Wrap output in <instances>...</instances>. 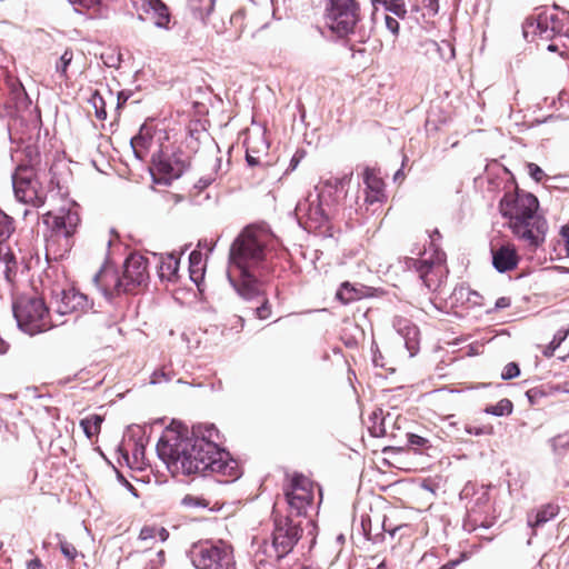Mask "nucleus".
<instances>
[{"label":"nucleus","mask_w":569,"mask_h":569,"mask_svg":"<svg viewBox=\"0 0 569 569\" xmlns=\"http://www.w3.org/2000/svg\"><path fill=\"white\" fill-rule=\"evenodd\" d=\"M363 182L366 184V202L369 204L382 202L386 199L385 183L373 169L366 168L363 172Z\"/></svg>","instance_id":"obj_18"},{"label":"nucleus","mask_w":569,"mask_h":569,"mask_svg":"<svg viewBox=\"0 0 569 569\" xmlns=\"http://www.w3.org/2000/svg\"><path fill=\"white\" fill-rule=\"evenodd\" d=\"M538 199L531 193H506L500 200L499 209L515 236L531 250L543 241L548 230L547 221L538 214Z\"/></svg>","instance_id":"obj_3"},{"label":"nucleus","mask_w":569,"mask_h":569,"mask_svg":"<svg viewBox=\"0 0 569 569\" xmlns=\"http://www.w3.org/2000/svg\"><path fill=\"white\" fill-rule=\"evenodd\" d=\"M512 410H513V405L507 398L501 399L493 406H488L485 408L486 413L492 415L496 417L509 416L512 413Z\"/></svg>","instance_id":"obj_26"},{"label":"nucleus","mask_w":569,"mask_h":569,"mask_svg":"<svg viewBox=\"0 0 569 569\" xmlns=\"http://www.w3.org/2000/svg\"><path fill=\"white\" fill-rule=\"evenodd\" d=\"M246 160L250 167H254L260 163L259 157L253 156V150L250 146L247 147Z\"/></svg>","instance_id":"obj_48"},{"label":"nucleus","mask_w":569,"mask_h":569,"mask_svg":"<svg viewBox=\"0 0 569 569\" xmlns=\"http://www.w3.org/2000/svg\"><path fill=\"white\" fill-rule=\"evenodd\" d=\"M12 187L18 201L36 208L44 204L46 198L39 193V181L32 166L20 163L17 167L12 173Z\"/></svg>","instance_id":"obj_10"},{"label":"nucleus","mask_w":569,"mask_h":569,"mask_svg":"<svg viewBox=\"0 0 569 569\" xmlns=\"http://www.w3.org/2000/svg\"><path fill=\"white\" fill-rule=\"evenodd\" d=\"M159 533L161 535L162 540H164V539L167 538V536H168V532H167V531H166V529H163V528H161V529L159 530Z\"/></svg>","instance_id":"obj_60"},{"label":"nucleus","mask_w":569,"mask_h":569,"mask_svg":"<svg viewBox=\"0 0 569 569\" xmlns=\"http://www.w3.org/2000/svg\"><path fill=\"white\" fill-rule=\"evenodd\" d=\"M0 262L4 264V278L11 282L18 271V259L11 243L0 244Z\"/></svg>","instance_id":"obj_20"},{"label":"nucleus","mask_w":569,"mask_h":569,"mask_svg":"<svg viewBox=\"0 0 569 569\" xmlns=\"http://www.w3.org/2000/svg\"><path fill=\"white\" fill-rule=\"evenodd\" d=\"M56 310L59 315L84 312L90 309L88 297L74 288L62 290L54 299Z\"/></svg>","instance_id":"obj_16"},{"label":"nucleus","mask_w":569,"mask_h":569,"mask_svg":"<svg viewBox=\"0 0 569 569\" xmlns=\"http://www.w3.org/2000/svg\"><path fill=\"white\" fill-rule=\"evenodd\" d=\"M117 475H118V478H119V479H120V480H121V481H122V482H123V483H124V485H126V486H127L131 491H132V490H134V488L132 487V485H131V483H129V482L123 478V476H122L119 471H117Z\"/></svg>","instance_id":"obj_57"},{"label":"nucleus","mask_w":569,"mask_h":569,"mask_svg":"<svg viewBox=\"0 0 569 569\" xmlns=\"http://www.w3.org/2000/svg\"><path fill=\"white\" fill-rule=\"evenodd\" d=\"M210 183H211V179H203V178H201V179L199 180V187H200V188H206V187H208Z\"/></svg>","instance_id":"obj_58"},{"label":"nucleus","mask_w":569,"mask_h":569,"mask_svg":"<svg viewBox=\"0 0 569 569\" xmlns=\"http://www.w3.org/2000/svg\"><path fill=\"white\" fill-rule=\"evenodd\" d=\"M59 545L61 553L68 560H73L78 556V551L71 542L60 540Z\"/></svg>","instance_id":"obj_40"},{"label":"nucleus","mask_w":569,"mask_h":569,"mask_svg":"<svg viewBox=\"0 0 569 569\" xmlns=\"http://www.w3.org/2000/svg\"><path fill=\"white\" fill-rule=\"evenodd\" d=\"M181 503L187 508L207 507L208 502L203 498L187 495L182 498Z\"/></svg>","instance_id":"obj_37"},{"label":"nucleus","mask_w":569,"mask_h":569,"mask_svg":"<svg viewBox=\"0 0 569 569\" xmlns=\"http://www.w3.org/2000/svg\"><path fill=\"white\" fill-rule=\"evenodd\" d=\"M13 315L18 326L26 333L33 336L53 327L49 310L39 297L21 296L13 302Z\"/></svg>","instance_id":"obj_7"},{"label":"nucleus","mask_w":569,"mask_h":569,"mask_svg":"<svg viewBox=\"0 0 569 569\" xmlns=\"http://www.w3.org/2000/svg\"><path fill=\"white\" fill-rule=\"evenodd\" d=\"M559 513V506L547 503L538 509L535 513L528 515V525L538 528L552 520Z\"/></svg>","instance_id":"obj_21"},{"label":"nucleus","mask_w":569,"mask_h":569,"mask_svg":"<svg viewBox=\"0 0 569 569\" xmlns=\"http://www.w3.org/2000/svg\"><path fill=\"white\" fill-rule=\"evenodd\" d=\"M549 445L555 455H565L569 452V436L566 433L557 435L549 439Z\"/></svg>","instance_id":"obj_28"},{"label":"nucleus","mask_w":569,"mask_h":569,"mask_svg":"<svg viewBox=\"0 0 569 569\" xmlns=\"http://www.w3.org/2000/svg\"><path fill=\"white\" fill-rule=\"evenodd\" d=\"M325 194L317 189L300 200L295 209L296 217L300 224H308L309 228H319L329 220V212L325 209Z\"/></svg>","instance_id":"obj_12"},{"label":"nucleus","mask_w":569,"mask_h":569,"mask_svg":"<svg viewBox=\"0 0 569 569\" xmlns=\"http://www.w3.org/2000/svg\"><path fill=\"white\" fill-rule=\"evenodd\" d=\"M518 253L512 244H503L492 250V264L498 272H506L515 269L518 264Z\"/></svg>","instance_id":"obj_19"},{"label":"nucleus","mask_w":569,"mask_h":569,"mask_svg":"<svg viewBox=\"0 0 569 569\" xmlns=\"http://www.w3.org/2000/svg\"><path fill=\"white\" fill-rule=\"evenodd\" d=\"M73 59V52L70 49H66L61 54L59 60L56 62V72L60 76L61 79L68 80V67L70 66Z\"/></svg>","instance_id":"obj_29"},{"label":"nucleus","mask_w":569,"mask_h":569,"mask_svg":"<svg viewBox=\"0 0 569 569\" xmlns=\"http://www.w3.org/2000/svg\"><path fill=\"white\" fill-rule=\"evenodd\" d=\"M264 247L262 234L249 227L242 230L230 247L227 277L244 300L261 295L257 270L264 260Z\"/></svg>","instance_id":"obj_2"},{"label":"nucleus","mask_w":569,"mask_h":569,"mask_svg":"<svg viewBox=\"0 0 569 569\" xmlns=\"http://www.w3.org/2000/svg\"><path fill=\"white\" fill-rule=\"evenodd\" d=\"M103 419L101 416L93 415L81 420L80 425L86 436L91 439L99 433Z\"/></svg>","instance_id":"obj_25"},{"label":"nucleus","mask_w":569,"mask_h":569,"mask_svg":"<svg viewBox=\"0 0 569 569\" xmlns=\"http://www.w3.org/2000/svg\"><path fill=\"white\" fill-rule=\"evenodd\" d=\"M408 442L410 446L416 448H426L429 440L416 433H408Z\"/></svg>","instance_id":"obj_45"},{"label":"nucleus","mask_w":569,"mask_h":569,"mask_svg":"<svg viewBox=\"0 0 569 569\" xmlns=\"http://www.w3.org/2000/svg\"><path fill=\"white\" fill-rule=\"evenodd\" d=\"M560 237L563 242L567 256H569V219L568 222L561 227Z\"/></svg>","instance_id":"obj_47"},{"label":"nucleus","mask_w":569,"mask_h":569,"mask_svg":"<svg viewBox=\"0 0 569 569\" xmlns=\"http://www.w3.org/2000/svg\"><path fill=\"white\" fill-rule=\"evenodd\" d=\"M546 18L547 23L549 24L555 36L561 34L563 32V22L557 14L546 12Z\"/></svg>","instance_id":"obj_33"},{"label":"nucleus","mask_w":569,"mask_h":569,"mask_svg":"<svg viewBox=\"0 0 569 569\" xmlns=\"http://www.w3.org/2000/svg\"><path fill=\"white\" fill-rule=\"evenodd\" d=\"M90 102L94 108L96 117L100 120H104L107 118L104 98L98 91H94L91 96Z\"/></svg>","instance_id":"obj_32"},{"label":"nucleus","mask_w":569,"mask_h":569,"mask_svg":"<svg viewBox=\"0 0 569 569\" xmlns=\"http://www.w3.org/2000/svg\"><path fill=\"white\" fill-rule=\"evenodd\" d=\"M160 378L168 380V378L163 371H154L152 375L151 383L160 382Z\"/></svg>","instance_id":"obj_54"},{"label":"nucleus","mask_w":569,"mask_h":569,"mask_svg":"<svg viewBox=\"0 0 569 569\" xmlns=\"http://www.w3.org/2000/svg\"><path fill=\"white\" fill-rule=\"evenodd\" d=\"M139 455H143V445L136 443L134 457L138 458Z\"/></svg>","instance_id":"obj_56"},{"label":"nucleus","mask_w":569,"mask_h":569,"mask_svg":"<svg viewBox=\"0 0 569 569\" xmlns=\"http://www.w3.org/2000/svg\"><path fill=\"white\" fill-rule=\"evenodd\" d=\"M386 11L393 13L397 18L403 19L407 16L405 0H380Z\"/></svg>","instance_id":"obj_27"},{"label":"nucleus","mask_w":569,"mask_h":569,"mask_svg":"<svg viewBox=\"0 0 569 569\" xmlns=\"http://www.w3.org/2000/svg\"><path fill=\"white\" fill-rule=\"evenodd\" d=\"M298 163V160H296V158H292L291 159V167L295 168Z\"/></svg>","instance_id":"obj_64"},{"label":"nucleus","mask_w":569,"mask_h":569,"mask_svg":"<svg viewBox=\"0 0 569 569\" xmlns=\"http://www.w3.org/2000/svg\"><path fill=\"white\" fill-rule=\"evenodd\" d=\"M156 529L152 527H143L139 533L141 540H148L154 537Z\"/></svg>","instance_id":"obj_49"},{"label":"nucleus","mask_w":569,"mask_h":569,"mask_svg":"<svg viewBox=\"0 0 569 569\" xmlns=\"http://www.w3.org/2000/svg\"><path fill=\"white\" fill-rule=\"evenodd\" d=\"M303 535L302 520L291 516H274L270 542H263V553L281 560L293 551Z\"/></svg>","instance_id":"obj_6"},{"label":"nucleus","mask_w":569,"mask_h":569,"mask_svg":"<svg viewBox=\"0 0 569 569\" xmlns=\"http://www.w3.org/2000/svg\"><path fill=\"white\" fill-rule=\"evenodd\" d=\"M526 396L530 402V405H538L540 400L547 396V392L543 390L542 387H535L529 389L526 392Z\"/></svg>","instance_id":"obj_36"},{"label":"nucleus","mask_w":569,"mask_h":569,"mask_svg":"<svg viewBox=\"0 0 569 569\" xmlns=\"http://www.w3.org/2000/svg\"><path fill=\"white\" fill-rule=\"evenodd\" d=\"M496 309H505L510 306V299L507 297H500L496 301Z\"/></svg>","instance_id":"obj_53"},{"label":"nucleus","mask_w":569,"mask_h":569,"mask_svg":"<svg viewBox=\"0 0 569 569\" xmlns=\"http://www.w3.org/2000/svg\"><path fill=\"white\" fill-rule=\"evenodd\" d=\"M443 253H437L435 259H415L407 260V267L415 269L420 280L428 290H437L445 272Z\"/></svg>","instance_id":"obj_13"},{"label":"nucleus","mask_w":569,"mask_h":569,"mask_svg":"<svg viewBox=\"0 0 569 569\" xmlns=\"http://www.w3.org/2000/svg\"><path fill=\"white\" fill-rule=\"evenodd\" d=\"M123 277L119 278L112 270H101L93 281L101 288L106 297H111L113 291L130 292L137 287L144 284L149 278L147 270V259L140 254H130L123 266Z\"/></svg>","instance_id":"obj_4"},{"label":"nucleus","mask_w":569,"mask_h":569,"mask_svg":"<svg viewBox=\"0 0 569 569\" xmlns=\"http://www.w3.org/2000/svg\"><path fill=\"white\" fill-rule=\"evenodd\" d=\"M393 328L405 340V346L411 356L416 355L419 349V329L411 320L403 317L393 319Z\"/></svg>","instance_id":"obj_17"},{"label":"nucleus","mask_w":569,"mask_h":569,"mask_svg":"<svg viewBox=\"0 0 569 569\" xmlns=\"http://www.w3.org/2000/svg\"><path fill=\"white\" fill-rule=\"evenodd\" d=\"M337 298L345 303H348L356 298V296L353 295V289L350 287L349 282H345L341 284L340 289L337 292Z\"/></svg>","instance_id":"obj_35"},{"label":"nucleus","mask_w":569,"mask_h":569,"mask_svg":"<svg viewBox=\"0 0 569 569\" xmlns=\"http://www.w3.org/2000/svg\"><path fill=\"white\" fill-rule=\"evenodd\" d=\"M201 260L202 256L199 251H192L189 256L190 261V278L192 281L198 282L200 278H202L201 271Z\"/></svg>","instance_id":"obj_30"},{"label":"nucleus","mask_w":569,"mask_h":569,"mask_svg":"<svg viewBox=\"0 0 569 569\" xmlns=\"http://www.w3.org/2000/svg\"><path fill=\"white\" fill-rule=\"evenodd\" d=\"M383 18H385L386 28L393 36H398V33H399V22H398V20L396 18L389 16V14H385Z\"/></svg>","instance_id":"obj_46"},{"label":"nucleus","mask_w":569,"mask_h":569,"mask_svg":"<svg viewBox=\"0 0 569 569\" xmlns=\"http://www.w3.org/2000/svg\"><path fill=\"white\" fill-rule=\"evenodd\" d=\"M527 169L530 177L537 182H540L546 177L545 171L536 163H527Z\"/></svg>","instance_id":"obj_43"},{"label":"nucleus","mask_w":569,"mask_h":569,"mask_svg":"<svg viewBox=\"0 0 569 569\" xmlns=\"http://www.w3.org/2000/svg\"><path fill=\"white\" fill-rule=\"evenodd\" d=\"M416 2L427 11L428 16H436L439 11V0H416Z\"/></svg>","instance_id":"obj_38"},{"label":"nucleus","mask_w":569,"mask_h":569,"mask_svg":"<svg viewBox=\"0 0 569 569\" xmlns=\"http://www.w3.org/2000/svg\"><path fill=\"white\" fill-rule=\"evenodd\" d=\"M465 430L468 435L482 436L487 432L483 427H473L470 425H466Z\"/></svg>","instance_id":"obj_50"},{"label":"nucleus","mask_w":569,"mask_h":569,"mask_svg":"<svg viewBox=\"0 0 569 569\" xmlns=\"http://www.w3.org/2000/svg\"><path fill=\"white\" fill-rule=\"evenodd\" d=\"M27 569H47L39 558H34L27 563Z\"/></svg>","instance_id":"obj_52"},{"label":"nucleus","mask_w":569,"mask_h":569,"mask_svg":"<svg viewBox=\"0 0 569 569\" xmlns=\"http://www.w3.org/2000/svg\"><path fill=\"white\" fill-rule=\"evenodd\" d=\"M537 36L543 40H550L555 37L549 24L547 23L546 11L538 14V23H536Z\"/></svg>","instance_id":"obj_31"},{"label":"nucleus","mask_w":569,"mask_h":569,"mask_svg":"<svg viewBox=\"0 0 569 569\" xmlns=\"http://www.w3.org/2000/svg\"><path fill=\"white\" fill-rule=\"evenodd\" d=\"M519 375H520L519 366L516 362H509L505 366V368L501 372V378L503 380H510V379L518 377Z\"/></svg>","instance_id":"obj_39"},{"label":"nucleus","mask_w":569,"mask_h":569,"mask_svg":"<svg viewBox=\"0 0 569 569\" xmlns=\"http://www.w3.org/2000/svg\"><path fill=\"white\" fill-rule=\"evenodd\" d=\"M179 269V259L173 253L160 254L158 273L162 280H172Z\"/></svg>","instance_id":"obj_22"},{"label":"nucleus","mask_w":569,"mask_h":569,"mask_svg":"<svg viewBox=\"0 0 569 569\" xmlns=\"http://www.w3.org/2000/svg\"><path fill=\"white\" fill-rule=\"evenodd\" d=\"M435 236H437L438 238H440V233H439V231H438L437 229H436V230L433 231V233L430 236V238H431V240H432V241L435 240Z\"/></svg>","instance_id":"obj_61"},{"label":"nucleus","mask_w":569,"mask_h":569,"mask_svg":"<svg viewBox=\"0 0 569 569\" xmlns=\"http://www.w3.org/2000/svg\"><path fill=\"white\" fill-rule=\"evenodd\" d=\"M254 311H256L257 318H259L261 320L269 318V316L271 315V306H270L268 299H263L261 306L257 307Z\"/></svg>","instance_id":"obj_44"},{"label":"nucleus","mask_w":569,"mask_h":569,"mask_svg":"<svg viewBox=\"0 0 569 569\" xmlns=\"http://www.w3.org/2000/svg\"><path fill=\"white\" fill-rule=\"evenodd\" d=\"M536 23H538L537 17H529L522 24V33L526 40H529L530 36H537Z\"/></svg>","instance_id":"obj_34"},{"label":"nucleus","mask_w":569,"mask_h":569,"mask_svg":"<svg viewBox=\"0 0 569 569\" xmlns=\"http://www.w3.org/2000/svg\"><path fill=\"white\" fill-rule=\"evenodd\" d=\"M378 569H386V562H385V561H381V562L378 565Z\"/></svg>","instance_id":"obj_63"},{"label":"nucleus","mask_w":569,"mask_h":569,"mask_svg":"<svg viewBox=\"0 0 569 569\" xmlns=\"http://www.w3.org/2000/svg\"><path fill=\"white\" fill-rule=\"evenodd\" d=\"M133 7L139 11L138 19L144 21V14H151L153 23L159 29H170L171 13L162 0H132Z\"/></svg>","instance_id":"obj_14"},{"label":"nucleus","mask_w":569,"mask_h":569,"mask_svg":"<svg viewBox=\"0 0 569 569\" xmlns=\"http://www.w3.org/2000/svg\"><path fill=\"white\" fill-rule=\"evenodd\" d=\"M16 230L14 220L0 209V244L10 243V238Z\"/></svg>","instance_id":"obj_24"},{"label":"nucleus","mask_w":569,"mask_h":569,"mask_svg":"<svg viewBox=\"0 0 569 569\" xmlns=\"http://www.w3.org/2000/svg\"><path fill=\"white\" fill-rule=\"evenodd\" d=\"M152 166L166 183L179 178L186 170V162L176 154H168L162 150L152 154Z\"/></svg>","instance_id":"obj_15"},{"label":"nucleus","mask_w":569,"mask_h":569,"mask_svg":"<svg viewBox=\"0 0 569 569\" xmlns=\"http://www.w3.org/2000/svg\"><path fill=\"white\" fill-rule=\"evenodd\" d=\"M289 513L296 519L307 516L313 501V482L301 473H295L283 487Z\"/></svg>","instance_id":"obj_9"},{"label":"nucleus","mask_w":569,"mask_h":569,"mask_svg":"<svg viewBox=\"0 0 569 569\" xmlns=\"http://www.w3.org/2000/svg\"><path fill=\"white\" fill-rule=\"evenodd\" d=\"M43 223L56 236L71 238L80 223L78 204L72 200H63V204L57 210L43 214Z\"/></svg>","instance_id":"obj_11"},{"label":"nucleus","mask_w":569,"mask_h":569,"mask_svg":"<svg viewBox=\"0 0 569 569\" xmlns=\"http://www.w3.org/2000/svg\"><path fill=\"white\" fill-rule=\"evenodd\" d=\"M9 345L0 338V355L8 351Z\"/></svg>","instance_id":"obj_55"},{"label":"nucleus","mask_w":569,"mask_h":569,"mask_svg":"<svg viewBox=\"0 0 569 569\" xmlns=\"http://www.w3.org/2000/svg\"><path fill=\"white\" fill-rule=\"evenodd\" d=\"M219 431L213 425L194 426L168 430L157 443L158 456L166 462L173 476H191L208 472L223 477L220 482H231L239 478L238 462L217 440Z\"/></svg>","instance_id":"obj_1"},{"label":"nucleus","mask_w":569,"mask_h":569,"mask_svg":"<svg viewBox=\"0 0 569 569\" xmlns=\"http://www.w3.org/2000/svg\"><path fill=\"white\" fill-rule=\"evenodd\" d=\"M24 153L28 158V163H24L26 166H32V168H34L40 162V153L36 147H27Z\"/></svg>","instance_id":"obj_42"},{"label":"nucleus","mask_w":569,"mask_h":569,"mask_svg":"<svg viewBox=\"0 0 569 569\" xmlns=\"http://www.w3.org/2000/svg\"><path fill=\"white\" fill-rule=\"evenodd\" d=\"M214 3H216V0H209V4L204 10L193 7L192 10H193L196 18L200 19L203 23H207V18L213 11Z\"/></svg>","instance_id":"obj_41"},{"label":"nucleus","mask_w":569,"mask_h":569,"mask_svg":"<svg viewBox=\"0 0 569 569\" xmlns=\"http://www.w3.org/2000/svg\"><path fill=\"white\" fill-rule=\"evenodd\" d=\"M189 553L197 569H236L233 549L221 540L196 543Z\"/></svg>","instance_id":"obj_8"},{"label":"nucleus","mask_w":569,"mask_h":569,"mask_svg":"<svg viewBox=\"0 0 569 569\" xmlns=\"http://www.w3.org/2000/svg\"><path fill=\"white\" fill-rule=\"evenodd\" d=\"M129 97H130V93H127L124 91L118 92V96H117V109L121 108L127 102Z\"/></svg>","instance_id":"obj_51"},{"label":"nucleus","mask_w":569,"mask_h":569,"mask_svg":"<svg viewBox=\"0 0 569 569\" xmlns=\"http://www.w3.org/2000/svg\"><path fill=\"white\" fill-rule=\"evenodd\" d=\"M401 176H402V170L400 169V170H398V171L396 172V174H395V180H397V179H398L399 177H401Z\"/></svg>","instance_id":"obj_62"},{"label":"nucleus","mask_w":569,"mask_h":569,"mask_svg":"<svg viewBox=\"0 0 569 569\" xmlns=\"http://www.w3.org/2000/svg\"><path fill=\"white\" fill-rule=\"evenodd\" d=\"M326 23L339 37L352 33L358 42H366L372 31V26L360 24V8L357 0H327Z\"/></svg>","instance_id":"obj_5"},{"label":"nucleus","mask_w":569,"mask_h":569,"mask_svg":"<svg viewBox=\"0 0 569 569\" xmlns=\"http://www.w3.org/2000/svg\"><path fill=\"white\" fill-rule=\"evenodd\" d=\"M547 50L550 51V52H557L559 50V47L555 43H550L548 47H547Z\"/></svg>","instance_id":"obj_59"},{"label":"nucleus","mask_w":569,"mask_h":569,"mask_svg":"<svg viewBox=\"0 0 569 569\" xmlns=\"http://www.w3.org/2000/svg\"><path fill=\"white\" fill-rule=\"evenodd\" d=\"M147 130L146 126H142L140 128V131L137 136L132 137L130 140L131 148L133 150V153L136 158L142 160L146 157V151L149 148L151 143V136L148 132H144Z\"/></svg>","instance_id":"obj_23"}]
</instances>
